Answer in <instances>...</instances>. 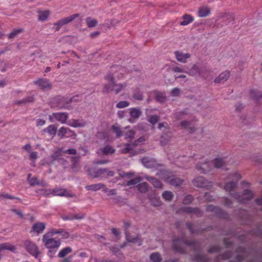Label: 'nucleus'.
Wrapping results in <instances>:
<instances>
[{
  "label": "nucleus",
  "instance_id": "obj_11",
  "mask_svg": "<svg viewBox=\"0 0 262 262\" xmlns=\"http://www.w3.org/2000/svg\"><path fill=\"white\" fill-rule=\"evenodd\" d=\"M34 84L37 85L40 89L50 90L52 88V84L49 80L46 78H40L33 82Z\"/></svg>",
  "mask_w": 262,
  "mask_h": 262
},
{
  "label": "nucleus",
  "instance_id": "obj_1",
  "mask_svg": "<svg viewBox=\"0 0 262 262\" xmlns=\"http://www.w3.org/2000/svg\"><path fill=\"white\" fill-rule=\"evenodd\" d=\"M129 67V69L120 66H113L111 68L108 73L105 76V79L108 83L104 84L103 93L114 92L118 94L127 86L126 83H117L116 80H121L126 74L138 70L133 63H131Z\"/></svg>",
  "mask_w": 262,
  "mask_h": 262
},
{
  "label": "nucleus",
  "instance_id": "obj_19",
  "mask_svg": "<svg viewBox=\"0 0 262 262\" xmlns=\"http://www.w3.org/2000/svg\"><path fill=\"white\" fill-rule=\"evenodd\" d=\"M211 10L208 6H203L199 8L198 16L200 17H205L210 14Z\"/></svg>",
  "mask_w": 262,
  "mask_h": 262
},
{
  "label": "nucleus",
  "instance_id": "obj_52",
  "mask_svg": "<svg viewBox=\"0 0 262 262\" xmlns=\"http://www.w3.org/2000/svg\"><path fill=\"white\" fill-rule=\"evenodd\" d=\"M23 31V29H15L8 35V38L10 39L13 38L18 34L21 33Z\"/></svg>",
  "mask_w": 262,
  "mask_h": 262
},
{
  "label": "nucleus",
  "instance_id": "obj_55",
  "mask_svg": "<svg viewBox=\"0 0 262 262\" xmlns=\"http://www.w3.org/2000/svg\"><path fill=\"white\" fill-rule=\"evenodd\" d=\"M141 180V179L140 177H137V178H135L134 179H132L131 180H129L128 181H127V185L130 186V185L138 184V183H140Z\"/></svg>",
  "mask_w": 262,
  "mask_h": 262
},
{
  "label": "nucleus",
  "instance_id": "obj_5",
  "mask_svg": "<svg viewBox=\"0 0 262 262\" xmlns=\"http://www.w3.org/2000/svg\"><path fill=\"white\" fill-rule=\"evenodd\" d=\"M88 173L93 178L107 176L113 177L114 175L113 171L106 168L96 169L95 168H91L89 169Z\"/></svg>",
  "mask_w": 262,
  "mask_h": 262
},
{
  "label": "nucleus",
  "instance_id": "obj_36",
  "mask_svg": "<svg viewBox=\"0 0 262 262\" xmlns=\"http://www.w3.org/2000/svg\"><path fill=\"white\" fill-rule=\"evenodd\" d=\"M112 129L113 132L116 134L117 137H120L123 135V132L121 130L120 125L118 124H115L112 125Z\"/></svg>",
  "mask_w": 262,
  "mask_h": 262
},
{
  "label": "nucleus",
  "instance_id": "obj_7",
  "mask_svg": "<svg viewBox=\"0 0 262 262\" xmlns=\"http://www.w3.org/2000/svg\"><path fill=\"white\" fill-rule=\"evenodd\" d=\"M79 16V14H74L68 17H64L59 20L56 23H55L54 24V26L55 27V31H58L62 26L72 22L74 19L77 18Z\"/></svg>",
  "mask_w": 262,
  "mask_h": 262
},
{
  "label": "nucleus",
  "instance_id": "obj_6",
  "mask_svg": "<svg viewBox=\"0 0 262 262\" xmlns=\"http://www.w3.org/2000/svg\"><path fill=\"white\" fill-rule=\"evenodd\" d=\"M24 245L28 253L35 258H37L40 252L38 247L35 243L30 240H26L24 242Z\"/></svg>",
  "mask_w": 262,
  "mask_h": 262
},
{
  "label": "nucleus",
  "instance_id": "obj_50",
  "mask_svg": "<svg viewBox=\"0 0 262 262\" xmlns=\"http://www.w3.org/2000/svg\"><path fill=\"white\" fill-rule=\"evenodd\" d=\"M129 103L127 101H120L116 104V107L118 108H123L128 107Z\"/></svg>",
  "mask_w": 262,
  "mask_h": 262
},
{
  "label": "nucleus",
  "instance_id": "obj_31",
  "mask_svg": "<svg viewBox=\"0 0 262 262\" xmlns=\"http://www.w3.org/2000/svg\"><path fill=\"white\" fill-rule=\"evenodd\" d=\"M105 187V185L102 183L94 184L88 185L85 187L87 190H92L96 191L100 189H103Z\"/></svg>",
  "mask_w": 262,
  "mask_h": 262
},
{
  "label": "nucleus",
  "instance_id": "obj_34",
  "mask_svg": "<svg viewBox=\"0 0 262 262\" xmlns=\"http://www.w3.org/2000/svg\"><path fill=\"white\" fill-rule=\"evenodd\" d=\"M135 146L136 144H134V143H126L124 145V147L120 149V153L123 154L128 153Z\"/></svg>",
  "mask_w": 262,
  "mask_h": 262
},
{
  "label": "nucleus",
  "instance_id": "obj_51",
  "mask_svg": "<svg viewBox=\"0 0 262 262\" xmlns=\"http://www.w3.org/2000/svg\"><path fill=\"white\" fill-rule=\"evenodd\" d=\"M135 134V132L132 129H130V130H127L126 132H123V135L124 136L125 139H131L133 138Z\"/></svg>",
  "mask_w": 262,
  "mask_h": 262
},
{
  "label": "nucleus",
  "instance_id": "obj_26",
  "mask_svg": "<svg viewBox=\"0 0 262 262\" xmlns=\"http://www.w3.org/2000/svg\"><path fill=\"white\" fill-rule=\"evenodd\" d=\"M146 179L148 180L155 188H162L163 184L161 182L158 180L157 179L152 177L147 176L145 177Z\"/></svg>",
  "mask_w": 262,
  "mask_h": 262
},
{
  "label": "nucleus",
  "instance_id": "obj_20",
  "mask_svg": "<svg viewBox=\"0 0 262 262\" xmlns=\"http://www.w3.org/2000/svg\"><path fill=\"white\" fill-rule=\"evenodd\" d=\"M181 18L183 20L180 23V25L181 26H187L192 23L194 20V17L191 15L189 14H184L182 16Z\"/></svg>",
  "mask_w": 262,
  "mask_h": 262
},
{
  "label": "nucleus",
  "instance_id": "obj_54",
  "mask_svg": "<svg viewBox=\"0 0 262 262\" xmlns=\"http://www.w3.org/2000/svg\"><path fill=\"white\" fill-rule=\"evenodd\" d=\"M61 152H62V151L61 148H59L58 150L55 151L51 156L52 161H55V160H57L61 156Z\"/></svg>",
  "mask_w": 262,
  "mask_h": 262
},
{
  "label": "nucleus",
  "instance_id": "obj_13",
  "mask_svg": "<svg viewBox=\"0 0 262 262\" xmlns=\"http://www.w3.org/2000/svg\"><path fill=\"white\" fill-rule=\"evenodd\" d=\"M193 184L198 187L207 188L210 186L208 183L203 177H198L193 181Z\"/></svg>",
  "mask_w": 262,
  "mask_h": 262
},
{
  "label": "nucleus",
  "instance_id": "obj_22",
  "mask_svg": "<svg viewBox=\"0 0 262 262\" xmlns=\"http://www.w3.org/2000/svg\"><path fill=\"white\" fill-rule=\"evenodd\" d=\"M206 210L207 211L213 212L222 217H225V215L223 212V211L221 209L212 205H209L207 206Z\"/></svg>",
  "mask_w": 262,
  "mask_h": 262
},
{
  "label": "nucleus",
  "instance_id": "obj_35",
  "mask_svg": "<svg viewBox=\"0 0 262 262\" xmlns=\"http://www.w3.org/2000/svg\"><path fill=\"white\" fill-rule=\"evenodd\" d=\"M132 97L137 100L141 101L143 99V93L138 88H137L134 90Z\"/></svg>",
  "mask_w": 262,
  "mask_h": 262
},
{
  "label": "nucleus",
  "instance_id": "obj_21",
  "mask_svg": "<svg viewBox=\"0 0 262 262\" xmlns=\"http://www.w3.org/2000/svg\"><path fill=\"white\" fill-rule=\"evenodd\" d=\"M57 131V127L54 125H50L42 130L44 133H48L51 138H53Z\"/></svg>",
  "mask_w": 262,
  "mask_h": 262
},
{
  "label": "nucleus",
  "instance_id": "obj_48",
  "mask_svg": "<svg viewBox=\"0 0 262 262\" xmlns=\"http://www.w3.org/2000/svg\"><path fill=\"white\" fill-rule=\"evenodd\" d=\"M162 197L166 201H170L172 200L173 195V193L169 191H165L162 193Z\"/></svg>",
  "mask_w": 262,
  "mask_h": 262
},
{
  "label": "nucleus",
  "instance_id": "obj_64",
  "mask_svg": "<svg viewBox=\"0 0 262 262\" xmlns=\"http://www.w3.org/2000/svg\"><path fill=\"white\" fill-rule=\"evenodd\" d=\"M151 202L154 206H159L161 204V202L159 198H155L151 201Z\"/></svg>",
  "mask_w": 262,
  "mask_h": 262
},
{
  "label": "nucleus",
  "instance_id": "obj_33",
  "mask_svg": "<svg viewBox=\"0 0 262 262\" xmlns=\"http://www.w3.org/2000/svg\"><path fill=\"white\" fill-rule=\"evenodd\" d=\"M38 19L39 21H45L46 20L50 14V11L49 10L38 11Z\"/></svg>",
  "mask_w": 262,
  "mask_h": 262
},
{
  "label": "nucleus",
  "instance_id": "obj_29",
  "mask_svg": "<svg viewBox=\"0 0 262 262\" xmlns=\"http://www.w3.org/2000/svg\"><path fill=\"white\" fill-rule=\"evenodd\" d=\"M183 210L188 213H192L197 215H201L202 212L200 209L198 208H192L190 207H186L183 208Z\"/></svg>",
  "mask_w": 262,
  "mask_h": 262
},
{
  "label": "nucleus",
  "instance_id": "obj_2",
  "mask_svg": "<svg viewBox=\"0 0 262 262\" xmlns=\"http://www.w3.org/2000/svg\"><path fill=\"white\" fill-rule=\"evenodd\" d=\"M56 234H59L62 239H67L69 237V233L62 228L56 229L51 228L42 235V242L45 248L48 249V255L52 257L56 253L61 244L60 239L54 238Z\"/></svg>",
  "mask_w": 262,
  "mask_h": 262
},
{
  "label": "nucleus",
  "instance_id": "obj_12",
  "mask_svg": "<svg viewBox=\"0 0 262 262\" xmlns=\"http://www.w3.org/2000/svg\"><path fill=\"white\" fill-rule=\"evenodd\" d=\"M46 228V224L42 222H37L32 226L30 233H35L36 235L42 233Z\"/></svg>",
  "mask_w": 262,
  "mask_h": 262
},
{
  "label": "nucleus",
  "instance_id": "obj_25",
  "mask_svg": "<svg viewBox=\"0 0 262 262\" xmlns=\"http://www.w3.org/2000/svg\"><path fill=\"white\" fill-rule=\"evenodd\" d=\"M129 110V115L134 119H138L142 114V111L139 107H132Z\"/></svg>",
  "mask_w": 262,
  "mask_h": 262
},
{
  "label": "nucleus",
  "instance_id": "obj_45",
  "mask_svg": "<svg viewBox=\"0 0 262 262\" xmlns=\"http://www.w3.org/2000/svg\"><path fill=\"white\" fill-rule=\"evenodd\" d=\"M155 98L156 101L162 103L165 101L166 96L163 93L157 92L155 94Z\"/></svg>",
  "mask_w": 262,
  "mask_h": 262
},
{
  "label": "nucleus",
  "instance_id": "obj_32",
  "mask_svg": "<svg viewBox=\"0 0 262 262\" xmlns=\"http://www.w3.org/2000/svg\"><path fill=\"white\" fill-rule=\"evenodd\" d=\"M72 251L73 250L71 247H66L60 250L58 254V257L59 258H63L69 254L71 253Z\"/></svg>",
  "mask_w": 262,
  "mask_h": 262
},
{
  "label": "nucleus",
  "instance_id": "obj_49",
  "mask_svg": "<svg viewBox=\"0 0 262 262\" xmlns=\"http://www.w3.org/2000/svg\"><path fill=\"white\" fill-rule=\"evenodd\" d=\"M31 174H28V180L30 185L34 186L35 185H39L40 183L39 181L37 180V179L36 177L31 178Z\"/></svg>",
  "mask_w": 262,
  "mask_h": 262
},
{
  "label": "nucleus",
  "instance_id": "obj_3",
  "mask_svg": "<svg viewBox=\"0 0 262 262\" xmlns=\"http://www.w3.org/2000/svg\"><path fill=\"white\" fill-rule=\"evenodd\" d=\"M241 178V174L236 171L231 173L229 175V179L233 181L226 183L224 186V189L226 191L229 192L230 195L236 199L239 203L244 204L253 197L254 194L252 191L249 189H245L242 195H240L237 192L231 193V191L236 187L237 182Z\"/></svg>",
  "mask_w": 262,
  "mask_h": 262
},
{
  "label": "nucleus",
  "instance_id": "obj_27",
  "mask_svg": "<svg viewBox=\"0 0 262 262\" xmlns=\"http://www.w3.org/2000/svg\"><path fill=\"white\" fill-rule=\"evenodd\" d=\"M130 226V223L128 222L124 223V228H125V232L126 235V238L127 241L132 243H136L138 239V236H136L135 237H132L130 236L129 232L127 231V228Z\"/></svg>",
  "mask_w": 262,
  "mask_h": 262
},
{
  "label": "nucleus",
  "instance_id": "obj_16",
  "mask_svg": "<svg viewBox=\"0 0 262 262\" xmlns=\"http://www.w3.org/2000/svg\"><path fill=\"white\" fill-rule=\"evenodd\" d=\"M177 60L182 63L187 62V60L190 57L189 53H184L181 51H176L174 52Z\"/></svg>",
  "mask_w": 262,
  "mask_h": 262
},
{
  "label": "nucleus",
  "instance_id": "obj_9",
  "mask_svg": "<svg viewBox=\"0 0 262 262\" xmlns=\"http://www.w3.org/2000/svg\"><path fill=\"white\" fill-rule=\"evenodd\" d=\"M53 118L62 124H64L68 118V114L67 113H54L49 116L51 122H53Z\"/></svg>",
  "mask_w": 262,
  "mask_h": 262
},
{
  "label": "nucleus",
  "instance_id": "obj_10",
  "mask_svg": "<svg viewBox=\"0 0 262 262\" xmlns=\"http://www.w3.org/2000/svg\"><path fill=\"white\" fill-rule=\"evenodd\" d=\"M142 163L144 166L149 168H158L162 165L158 163L155 159L150 158L149 157H144L142 159Z\"/></svg>",
  "mask_w": 262,
  "mask_h": 262
},
{
  "label": "nucleus",
  "instance_id": "obj_15",
  "mask_svg": "<svg viewBox=\"0 0 262 262\" xmlns=\"http://www.w3.org/2000/svg\"><path fill=\"white\" fill-rule=\"evenodd\" d=\"M212 168V162L209 161L198 164L196 168L202 173H206L209 171Z\"/></svg>",
  "mask_w": 262,
  "mask_h": 262
},
{
  "label": "nucleus",
  "instance_id": "obj_46",
  "mask_svg": "<svg viewBox=\"0 0 262 262\" xmlns=\"http://www.w3.org/2000/svg\"><path fill=\"white\" fill-rule=\"evenodd\" d=\"M87 26L89 28H92L96 26L98 21L96 19L92 18L91 17H87L85 20Z\"/></svg>",
  "mask_w": 262,
  "mask_h": 262
},
{
  "label": "nucleus",
  "instance_id": "obj_56",
  "mask_svg": "<svg viewBox=\"0 0 262 262\" xmlns=\"http://www.w3.org/2000/svg\"><path fill=\"white\" fill-rule=\"evenodd\" d=\"M159 120V117L157 115H152L148 119V121L152 124H156Z\"/></svg>",
  "mask_w": 262,
  "mask_h": 262
},
{
  "label": "nucleus",
  "instance_id": "obj_30",
  "mask_svg": "<svg viewBox=\"0 0 262 262\" xmlns=\"http://www.w3.org/2000/svg\"><path fill=\"white\" fill-rule=\"evenodd\" d=\"M16 249V247L9 243H4L0 244V250L1 251L7 250L11 252H14Z\"/></svg>",
  "mask_w": 262,
  "mask_h": 262
},
{
  "label": "nucleus",
  "instance_id": "obj_43",
  "mask_svg": "<svg viewBox=\"0 0 262 262\" xmlns=\"http://www.w3.org/2000/svg\"><path fill=\"white\" fill-rule=\"evenodd\" d=\"M150 259L152 262H161L162 260L161 255L158 252L151 254L150 256ZM168 261H167L166 262Z\"/></svg>",
  "mask_w": 262,
  "mask_h": 262
},
{
  "label": "nucleus",
  "instance_id": "obj_47",
  "mask_svg": "<svg viewBox=\"0 0 262 262\" xmlns=\"http://www.w3.org/2000/svg\"><path fill=\"white\" fill-rule=\"evenodd\" d=\"M187 113L186 110H184L183 111L176 112L173 114V116L176 119L180 120L184 118L187 115Z\"/></svg>",
  "mask_w": 262,
  "mask_h": 262
},
{
  "label": "nucleus",
  "instance_id": "obj_61",
  "mask_svg": "<svg viewBox=\"0 0 262 262\" xmlns=\"http://www.w3.org/2000/svg\"><path fill=\"white\" fill-rule=\"evenodd\" d=\"M220 251V248L218 246H213L209 248L208 252L209 253H217Z\"/></svg>",
  "mask_w": 262,
  "mask_h": 262
},
{
  "label": "nucleus",
  "instance_id": "obj_53",
  "mask_svg": "<svg viewBox=\"0 0 262 262\" xmlns=\"http://www.w3.org/2000/svg\"><path fill=\"white\" fill-rule=\"evenodd\" d=\"M195 260L198 262H206L208 261V258L205 255L196 254L195 256Z\"/></svg>",
  "mask_w": 262,
  "mask_h": 262
},
{
  "label": "nucleus",
  "instance_id": "obj_41",
  "mask_svg": "<svg viewBox=\"0 0 262 262\" xmlns=\"http://www.w3.org/2000/svg\"><path fill=\"white\" fill-rule=\"evenodd\" d=\"M34 100H35V98L33 96H29L20 101H18V100L15 101L14 103H15V104H25V103H27L32 102L34 101Z\"/></svg>",
  "mask_w": 262,
  "mask_h": 262
},
{
  "label": "nucleus",
  "instance_id": "obj_23",
  "mask_svg": "<svg viewBox=\"0 0 262 262\" xmlns=\"http://www.w3.org/2000/svg\"><path fill=\"white\" fill-rule=\"evenodd\" d=\"M68 124L70 126L79 127L84 126L86 123L82 120L71 119L68 121Z\"/></svg>",
  "mask_w": 262,
  "mask_h": 262
},
{
  "label": "nucleus",
  "instance_id": "obj_17",
  "mask_svg": "<svg viewBox=\"0 0 262 262\" xmlns=\"http://www.w3.org/2000/svg\"><path fill=\"white\" fill-rule=\"evenodd\" d=\"M206 70L204 67H199L196 64L194 65L191 69L190 70V75L193 76H201L204 77L203 72Z\"/></svg>",
  "mask_w": 262,
  "mask_h": 262
},
{
  "label": "nucleus",
  "instance_id": "obj_57",
  "mask_svg": "<svg viewBox=\"0 0 262 262\" xmlns=\"http://www.w3.org/2000/svg\"><path fill=\"white\" fill-rule=\"evenodd\" d=\"M111 250L113 252V253L119 258H121L122 254L120 253L119 249L117 247H112L111 248Z\"/></svg>",
  "mask_w": 262,
  "mask_h": 262
},
{
  "label": "nucleus",
  "instance_id": "obj_39",
  "mask_svg": "<svg viewBox=\"0 0 262 262\" xmlns=\"http://www.w3.org/2000/svg\"><path fill=\"white\" fill-rule=\"evenodd\" d=\"M183 180L179 178H176L174 176H172V177L170 179L169 182V184L173 186H180L183 183Z\"/></svg>",
  "mask_w": 262,
  "mask_h": 262
},
{
  "label": "nucleus",
  "instance_id": "obj_59",
  "mask_svg": "<svg viewBox=\"0 0 262 262\" xmlns=\"http://www.w3.org/2000/svg\"><path fill=\"white\" fill-rule=\"evenodd\" d=\"M224 17L228 20V22H233L235 20L234 15L232 13H227L225 15Z\"/></svg>",
  "mask_w": 262,
  "mask_h": 262
},
{
  "label": "nucleus",
  "instance_id": "obj_42",
  "mask_svg": "<svg viewBox=\"0 0 262 262\" xmlns=\"http://www.w3.org/2000/svg\"><path fill=\"white\" fill-rule=\"evenodd\" d=\"M225 161L224 159L216 158L213 161L214 167L217 168H221L225 165Z\"/></svg>",
  "mask_w": 262,
  "mask_h": 262
},
{
  "label": "nucleus",
  "instance_id": "obj_60",
  "mask_svg": "<svg viewBox=\"0 0 262 262\" xmlns=\"http://www.w3.org/2000/svg\"><path fill=\"white\" fill-rule=\"evenodd\" d=\"M44 195L47 196H50V195L54 196V189H43Z\"/></svg>",
  "mask_w": 262,
  "mask_h": 262
},
{
  "label": "nucleus",
  "instance_id": "obj_24",
  "mask_svg": "<svg viewBox=\"0 0 262 262\" xmlns=\"http://www.w3.org/2000/svg\"><path fill=\"white\" fill-rule=\"evenodd\" d=\"M230 76V73L229 71H225L222 73L219 77H216L214 82L216 83H224L226 81Z\"/></svg>",
  "mask_w": 262,
  "mask_h": 262
},
{
  "label": "nucleus",
  "instance_id": "obj_62",
  "mask_svg": "<svg viewBox=\"0 0 262 262\" xmlns=\"http://www.w3.org/2000/svg\"><path fill=\"white\" fill-rule=\"evenodd\" d=\"M102 191L104 192H107V195H115L116 194L115 189H109L107 188H106L105 186L104 188H103V189H102Z\"/></svg>",
  "mask_w": 262,
  "mask_h": 262
},
{
  "label": "nucleus",
  "instance_id": "obj_37",
  "mask_svg": "<svg viewBox=\"0 0 262 262\" xmlns=\"http://www.w3.org/2000/svg\"><path fill=\"white\" fill-rule=\"evenodd\" d=\"M250 97L256 101V102L258 101L259 99L262 97V94L258 91L251 90L250 92Z\"/></svg>",
  "mask_w": 262,
  "mask_h": 262
},
{
  "label": "nucleus",
  "instance_id": "obj_38",
  "mask_svg": "<svg viewBox=\"0 0 262 262\" xmlns=\"http://www.w3.org/2000/svg\"><path fill=\"white\" fill-rule=\"evenodd\" d=\"M84 217V214L83 213L75 214L72 215H69L63 217L64 220H80Z\"/></svg>",
  "mask_w": 262,
  "mask_h": 262
},
{
  "label": "nucleus",
  "instance_id": "obj_4",
  "mask_svg": "<svg viewBox=\"0 0 262 262\" xmlns=\"http://www.w3.org/2000/svg\"><path fill=\"white\" fill-rule=\"evenodd\" d=\"M194 244V242H189L184 236H182L180 238L173 240V250L180 253H185L186 251L184 247L186 246H191Z\"/></svg>",
  "mask_w": 262,
  "mask_h": 262
},
{
  "label": "nucleus",
  "instance_id": "obj_18",
  "mask_svg": "<svg viewBox=\"0 0 262 262\" xmlns=\"http://www.w3.org/2000/svg\"><path fill=\"white\" fill-rule=\"evenodd\" d=\"M54 196L72 197L73 195L66 189L59 187L54 188Z\"/></svg>",
  "mask_w": 262,
  "mask_h": 262
},
{
  "label": "nucleus",
  "instance_id": "obj_14",
  "mask_svg": "<svg viewBox=\"0 0 262 262\" xmlns=\"http://www.w3.org/2000/svg\"><path fill=\"white\" fill-rule=\"evenodd\" d=\"M157 175L166 182L169 183L170 179L172 177L173 174L171 172L168 170L162 169L157 173Z\"/></svg>",
  "mask_w": 262,
  "mask_h": 262
},
{
  "label": "nucleus",
  "instance_id": "obj_44",
  "mask_svg": "<svg viewBox=\"0 0 262 262\" xmlns=\"http://www.w3.org/2000/svg\"><path fill=\"white\" fill-rule=\"evenodd\" d=\"M138 190L141 193H145L148 190V185L147 183L143 182L137 185Z\"/></svg>",
  "mask_w": 262,
  "mask_h": 262
},
{
  "label": "nucleus",
  "instance_id": "obj_28",
  "mask_svg": "<svg viewBox=\"0 0 262 262\" xmlns=\"http://www.w3.org/2000/svg\"><path fill=\"white\" fill-rule=\"evenodd\" d=\"M181 126L190 133H192L195 130V127L194 125H192L191 122L184 120L182 121L180 123Z\"/></svg>",
  "mask_w": 262,
  "mask_h": 262
},
{
  "label": "nucleus",
  "instance_id": "obj_8",
  "mask_svg": "<svg viewBox=\"0 0 262 262\" xmlns=\"http://www.w3.org/2000/svg\"><path fill=\"white\" fill-rule=\"evenodd\" d=\"M57 135L60 138H75L76 134L69 128L61 127L57 132Z\"/></svg>",
  "mask_w": 262,
  "mask_h": 262
},
{
  "label": "nucleus",
  "instance_id": "obj_63",
  "mask_svg": "<svg viewBox=\"0 0 262 262\" xmlns=\"http://www.w3.org/2000/svg\"><path fill=\"white\" fill-rule=\"evenodd\" d=\"M221 256L223 259H228L231 257L232 252L228 251L224 253Z\"/></svg>",
  "mask_w": 262,
  "mask_h": 262
},
{
  "label": "nucleus",
  "instance_id": "obj_40",
  "mask_svg": "<svg viewBox=\"0 0 262 262\" xmlns=\"http://www.w3.org/2000/svg\"><path fill=\"white\" fill-rule=\"evenodd\" d=\"M102 151L105 155H110L114 154L115 149L110 145H106L102 149Z\"/></svg>",
  "mask_w": 262,
  "mask_h": 262
},
{
  "label": "nucleus",
  "instance_id": "obj_58",
  "mask_svg": "<svg viewBox=\"0 0 262 262\" xmlns=\"http://www.w3.org/2000/svg\"><path fill=\"white\" fill-rule=\"evenodd\" d=\"M193 200V198L191 195H187L185 196L183 200V203L184 204H189Z\"/></svg>",
  "mask_w": 262,
  "mask_h": 262
}]
</instances>
